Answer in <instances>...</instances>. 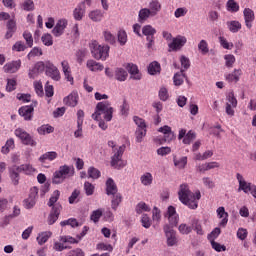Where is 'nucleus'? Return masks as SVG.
I'll list each match as a JSON object with an SVG mask.
<instances>
[{"mask_svg": "<svg viewBox=\"0 0 256 256\" xmlns=\"http://www.w3.org/2000/svg\"><path fill=\"white\" fill-rule=\"evenodd\" d=\"M165 217L169 221V224H166L163 228L167 237V245L168 247H173L174 245H177V234L175 233V230H173V227L179 225V214H177L175 207L169 206Z\"/></svg>", "mask_w": 256, "mask_h": 256, "instance_id": "nucleus-1", "label": "nucleus"}, {"mask_svg": "<svg viewBox=\"0 0 256 256\" xmlns=\"http://www.w3.org/2000/svg\"><path fill=\"white\" fill-rule=\"evenodd\" d=\"M179 201L189 207V209H197L198 201L201 199V192L196 191L195 193L189 190V185L182 184L178 192Z\"/></svg>", "mask_w": 256, "mask_h": 256, "instance_id": "nucleus-2", "label": "nucleus"}, {"mask_svg": "<svg viewBox=\"0 0 256 256\" xmlns=\"http://www.w3.org/2000/svg\"><path fill=\"white\" fill-rule=\"evenodd\" d=\"M9 177L11 179L12 185H19V181L21 180L20 173H24L25 175H33L35 173V168L31 164H22L20 166L13 165L8 168Z\"/></svg>", "mask_w": 256, "mask_h": 256, "instance_id": "nucleus-3", "label": "nucleus"}, {"mask_svg": "<svg viewBox=\"0 0 256 256\" xmlns=\"http://www.w3.org/2000/svg\"><path fill=\"white\" fill-rule=\"evenodd\" d=\"M101 117H103L104 121H111V119H113V107H111V102L102 101L96 105L92 119H94V121H101Z\"/></svg>", "mask_w": 256, "mask_h": 256, "instance_id": "nucleus-4", "label": "nucleus"}, {"mask_svg": "<svg viewBox=\"0 0 256 256\" xmlns=\"http://www.w3.org/2000/svg\"><path fill=\"white\" fill-rule=\"evenodd\" d=\"M75 175V167L67 164L60 166L53 174L52 183L54 185H61L65 179H69Z\"/></svg>", "mask_w": 256, "mask_h": 256, "instance_id": "nucleus-5", "label": "nucleus"}, {"mask_svg": "<svg viewBox=\"0 0 256 256\" xmlns=\"http://www.w3.org/2000/svg\"><path fill=\"white\" fill-rule=\"evenodd\" d=\"M108 147L113 149L114 155L111 157V166L115 169H119V167H124L123 165V154L125 153V145L119 146V148H115L116 144L113 140L108 141Z\"/></svg>", "mask_w": 256, "mask_h": 256, "instance_id": "nucleus-6", "label": "nucleus"}, {"mask_svg": "<svg viewBox=\"0 0 256 256\" xmlns=\"http://www.w3.org/2000/svg\"><path fill=\"white\" fill-rule=\"evenodd\" d=\"M91 53L94 59H97V61H107V57H109V46H101L97 44V42H94Z\"/></svg>", "mask_w": 256, "mask_h": 256, "instance_id": "nucleus-7", "label": "nucleus"}, {"mask_svg": "<svg viewBox=\"0 0 256 256\" xmlns=\"http://www.w3.org/2000/svg\"><path fill=\"white\" fill-rule=\"evenodd\" d=\"M37 105H39V102L33 100L31 105L20 107L18 110L19 116L23 117L24 121H31V119H33V111H35Z\"/></svg>", "mask_w": 256, "mask_h": 256, "instance_id": "nucleus-8", "label": "nucleus"}, {"mask_svg": "<svg viewBox=\"0 0 256 256\" xmlns=\"http://www.w3.org/2000/svg\"><path fill=\"white\" fill-rule=\"evenodd\" d=\"M235 109H237V98H235V93L229 92L226 96V114L229 117H233L235 115Z\"/></svg>", "mask_w": 256, "mask_h": 256, "instance_id": "nucleus-9", "label": "nucleus"}, {"mask_svg": "<svg viewBox=\"0 0 256 256\" xmlns=\"http://www.w3.org/2000/svg\"><path fill=\"white\" fill-rule=\"evenodd\" d=\"M15 135L22 141L23 145H30L31 147H35V145H37V142L33 140V137L21 128L15 130Z\"/></svg>", "mask_w": 256, "mask_h": 256, "instance_id": "nucleus-10", "label": "nucleus"}, {"mask_svg": "<svg viewBox=\"0 0 256 256\" xmlns=\"http://www.w3.org/2000/svg\"><path fill=\"white\" fill-rule=\"evenodd\" d=\"M178 139H179V141H181V139H183L182 143L184 145H191V143H193V141H195V139H197V134L193 130H189L187 132V130L181 129L178 134Z\"/></svg>", "mask_w": 256, "mask_h": 256, "instance_id": "nucleus-11", "label": "nucleus"}, {"mask_svg": "<svg viewBox=\"0 0 256 256\" xmlns=\"http://www.w3.org/2000/svg\"><path fill=\"white\" fill-rule=\"evenodd\" d=\"M37 195H39V188L33 187L30 189L29 197L24 200L25 209H33L37 203Z\"/></svg>", "mask_w": 256, "mask_h": 256, "instance_id": "nucleus-12", "label": "nucleus"}, {"mask_svg": "<svg viewBox=\"0 0 256 256\" xmlns=\"http://www.w3.org/2000/svg\"><path fill=\"white\" fill-rule=\"evenodd\" d=\"M46 75L54 81H59L61 79V72H59V68L50 61L46 62Z\"/></svg>", "mask_w": 256, "mask_h": 256, "instance_id": "nucleus-13", "label": "nucleus"}, {"mask_svg": "<svg viewBox=\"0 0 256 256\" xmlns=\"http://www.w3.org/2000/svg\"><path fill=\"white\" fill-rule=\"evenodd\" d=\"M159 133H163V141L164 143H171V141H175L177 136H175V132L171 129V126L164 125L158 129Z\"/></svg>", "mask_w": 256, "mask_h": 256, "instance_id": "nucleus-14", "label": "nucleus"}, {"mask_svg": "<svg viewBox=\"0 0 256 256\" xmlns=\"http://www.w3.org/2000/svg\"><path fill=\"white\" fill-rule=\"evenodd\" d=\"M61 209L63 206L61 204L56 203L55 206L52 207V210L48 216V225H54L59 219V215H61Z\"/></svg>", "mask_w": 256, "mask_h": 256, "instance_id": "nucleus-15", "label": "nucleus"}, {"mask_svg": "<svg viewBox=\"0 0 256 256\" xmlns=\"http://www.w3.org/2000/svg\"><path fill=\"white\" fill-rule=\"evenodd\" d=\"M236 179L239 183L238 191H243L244 193H250L254 184H251V183L245 181V179H243V175H241L239 173L236 174Z\"/></svg>", "mask_w": 256, "mask_h": 256, "instance_id": "nucleus-16", "label": "nucleus"}, {"mask_svg": "<svg viewBox=\"0 0 256 256\" xmlns=\"http://www.w3.org/2000/svg\"><path fill=\"white\" fill-rule=\"evenodd\" d=\"M243 15L247 29H251L253 27V22L255 21V12H253L251 8H245Z\"/></svg>", "mask_w": 256, "mask_h": 256, "instance_id": "nucleus-17", "label": "nucleus"}, {"mask_svg": "<svg viewBox=\"0 0 256 256\" xmlns=\"http://www.w3.org/2000/svg\"><path fill=\"white\" fill-rule=\"evenodd\" d=\"M241 75H243V70L241 69H234L232 73L225 74V80L227 83H239L241 79Z\"/></svg>", "mask_w": 256, "mask_h": 256, "instance_id": "nucleus-18", "label": "nucleus"}, {"mask_svg": "<svg viewBox=\"0 0 256 256\" xmlns=\"http://www.w3.org/2000/svg\"><path fill=\"white\" fill-rule=\"evenodd\" d=\"M21 69V60L8 62L3 66L4 73H17Z\"/></svg>", "mask_w": 256, "mask_h": 256, "instance_id": "nucleus-19", "label": "nucleus"}, {"mask_svg": "<svg viewBox=\"0 0 256 256\" xmlns=\"http://www.w3.org/2000/svg\"><path fill=\"white\" fill-rule=\"evenodd\" d=\"M67 28V20L61 19L57 22L56 26L53 28L52 33L55 35V37H61L63 35V32Z\"/></svg>", "mask_w": 256, "mask_h": 256, "instance_id": "nucleus-20", "label": "nucleus"}, {"mask_svg": "<svg viewBox=\"0 0 256 256\" xmlns=\"http://www.w3.org/2000/svg\"><path fill=\"white\" fill-rule=\"evenodd\" d=\"M88 17L94 23H99L105 18V12L96 9L89 12Z\"/></svg>", "mask_w": 256, "mask_h": 256, "instance_id": "nucleus-21", "label": "nucleus"}, {"mask_svg": "<svg viewBox=\"0 0 256 256\" xmlns=\"http://www.w3.org/2000/svg\"><path fill=\"white\" fill-rule=\"evenodd\" d=\"M64 103L68 107H77V104L79 103V95H77V93H71L64 98Z\"/></svg>", "mask_w": 256, "mask_h": 256, "instance_id": "nucleus-22", "label": "nucleus"}, {"mask_svg": "<svg viewBox=\"0 0 256 256\" xmlns=\"http://www.w3.org/2000/svg\"><path fill=\"white\" fill-rule=\"evenodd\" d=\"M58 157H59V154H57V152L50 151L42 154L39 157L38 161H40V163H47V161H55V159H57Z\"/></svg>", "mask_w": 256, "mask_h": 256, "instance_id": "nucleus-23", "label": "nucleus"}, {"mask_svg": "<svg viewBox=\"0 0 256 256\" xmlns=\"http://www.w3.org/2000/svg\"><path fill=\"white\" fill-rule=\"evenodd\" d=\"M61 67H62V71L64 73L65 79H67V81H70V83L73 82V76L71 75V66H69V61L63 60L61 62Z\"/></svg>", "mask_w": 256, "mask_h": 256, "instance_id": "nucleus-24", "label": "nucleus"}, {"mask_svg": "<svg viewBox=\"0 0 256 256\" xmlns=\"http://www.w3.org/2000/svg\"><path fill=\"white\" fill-rule=\"evenodd\" d=\"M217 215L219 217V219H222L220 222V227H225V225H227L229 219V213H227L225 211V207L221 206L217 209Z\"/></svg>", "mask_w": 256, "mask_h": 256, "instance_id": "nucleus-25", "label": "nucleus"}, {"mask_svg": "<svg viewBox=\"0 0 256 256\" xmlns=\"http://www.w3.org/2000/svg\"><path fill=\"white\" fill-rule=\"evenodd\" d=\"M187 43V38L185 37H179L173 39L172 43L169 44L170 49L173 51H177V49H181Z\"/></svg>", "mask_w": 256, "mask_h": 256, "instance_id": "nucleus-26", "label": "nucleus"}, {"mask_svg": "<svg viewBox=\"0 0 256 256\" xmlns=\"http://www.w3.org/2000/svg\"><path fill=\"white\" fill-rule=\"evenodd\" d=\"M148 10L152 14V17H156L161 11V2L159 0L150 1Z\"/></svg>", "mask_w": 256, "mask_h": 256, "instance_id": "nucleus-27", "label": "nucleus"}, {"mask_svg": "<svg viewBox=\"0 0 256 256\" xmlns=\"http://www.w3.org/2000/svg\"><path fill=\"white\" fill-rule=\"evenodd\" d=\"M117 184L112 178H108L106 181V194L107 195H116L117 194Z\"/></svg>", "mask_w": 256, "mask_h": 256, "instance_id": "nucleus-28", "label": "nucleus"}, {"mask_svg": "<svg viewBox=\"0 0 256 256\" xmlns=\"http://www.w3.org/2000/svg\"><path fill=\"white\" fill-rule=\"evenodd\" d=\"M86 66H87V69H89V71H93V72L103 71V69H105L103 64H101L93 59L88 60L86 63Z\"/></svg>", "mask_w": 256, "mask_h": 256, "instance_id": "nucleus-29", "label": "nucleus"}, {"mask_svg": "<svg viewBox=\"0 0 256 256\" xmlns=\"http://www.w3.org/2000/svg\"><path fill=\"white\" fill-rule=\"evenodd\" d=\"M127 70L130 75H132V79H135L136 81L141 80V73H139V68L135 64H128Z\"/></svg>", "mask_w": 256, "mask_h": 256, "instance_id": "nucleus-30", "label": "nucleus"}, {"mask_svg": "<svg viewBox=\"0 0 256 256\" xmlns=\"http://www.w3.org/2000/svg\"><path fill=\"white\" fill-rule=\"evenodd\" d=\"M149 17H155L151 13V11H149V8H142V9H140V11L138 13V21H139V23H145V21H147V19H149Z\"/></svg>", "mask_w": 256, "mask_h": 256, "instance_id": "nucleus-31", "label": "nucleus"}, {"mask_svg": "<svg viewBox=\"0 0 256 256\" xmlns=\"http://www.w3.org/2000/svg\"><path fill=\"white\" fill-rule=\"evenodd\" d=\"M187 80V75L185 74V70H181L180 72L174 74L173 77V81H174V85H176V87H180V85H183L184 80Z\"/></svg>", "mask_w": 256, "mask_h": 256, "instance_id": "nucleus-32", "label": "nucleus"}, {"mask_svg": "<svg viewBox=\"0 0 256 256\" xmlns=\"http://www.w3.org/2000/svg\"><path fill=\"white\" fill-rule=\"evenodd\" d=\"M74 19L76 21H81L83 19V16L85 15V4L82 3L78 5L74 11H73Z\"/></svg>", "mask_w": 256, "mask_h": 256, "instance_id": "nucleus-33", "label": "nucleus"}, {"mask_svg": "<svg viewBox=\"0 0 256 256\" xmlns=\"http://www.w3.org/2000/svg\"><path fill=\"white\" fill-rule=\"evenodd\" d=\"M52 235H53V233H51L49 231L39 233L36 238L38 245H45V243H47V241H49V239Z\"/></svg>", "mask_w": 256, "mask_h": 256, "instance_id": "nucleus-34", "label": "nucleus"}, {"mask_svg": "<svg viewBox=\"0 0 256 256\" xmlns=\"http://www.w3.org/2000/svg\"><path fill=\"white\" fill-rule=\"evenodd\" d=\"M11 149H15V140L13 138L6 141V144L1 148V153H3V155H7Z\"/></svg>", "mask_w": 256, "mask_h": 256, "instance_id": "nucleus-35", "label": "nucleus"}, {"mask_svg": "<svg viewBox=\"0 0 256 256\" xmlns=\"http://www.w3.org/2000/svg\"><path fill=\"white\" fill-rule=\"evenodd\" d=\"M121 201H123V196L120 193L112 194L111 207L114 211H117Z\"/></svg>", "mask_w": 256, "mask_h": 256, "instance_id": "nucleus-36", "label": "nucleus"}, {"mask_svg": "<svg viewBox=\"0 0 256 256\" xmlns=\"http://www.w3.org/2000/svg\"><path fill=\"white\" fill-rule=\"evenodd\" d=\"M140 181L142 185L149 187V185H153V175L149 172H146L140 177Z\"/></svg>", "mask_w": 256, "mask_h": 256, "instance_id": "nucleus-37", "label": "nucleus"}, {"mask_svg": "<svg viewBox=\"0 0 256 256\" xmlns=\"http://www.w3.org/2000/svg\"><path fill=\"white\" fill-rule=\"evenodd\" d=\"M160 72H161V65L157 61H154L149 64L148 73L150 75H157V73H160Z\"/></svg>", "mask_w": 256, "mask_h": 256, "instance_id": "nucleus-38", "label": "nucleus"}, {"mask_svg": "<svg viewBox=\"0 0 256 256\" xmlns=\"http://www.w3.org/2000/svg\"><path fill=\"white\" fill-rule=\"evenodd\" d=\"M127 71L123 68H116L115 70V79L117 81H127Z\"/></svg>", "mask_w": 256, "mask_h": 256, "instance_id": "nucleus-39", "label": "nucleus"}, {"mask_svg": "<svg viewBox=\"0 0 256 256\" xmlns=\"http://www.w3.org/2000/svg\"><path fill=\"white\" fill-rule=\"evenodd\" d=\"M227 27L229 31H231V33H239L241 29V23L239 21L233 20V21L227 22Z\"/></svg>", "mask_w": 256, "mask_h": 256, "instance_id": "nucleus-40", "label": "nucleus"}, {"mask_svg": "<svg viewBox=\"0 0 256 256\" xmlns=\"http://www.w3.org/2000/svg\"><path fill=\"white\" fill-rule=\"evenodd\" d=\"M59 197H61V192L59 190H55L48 201V207H55V203L59 201Z\"/></svg>", "mask_w": 256, "mask_h": 256, "instance_id": "nucleus-41", "label": "nucleus"}, {"mask_svg": "<svg viewBox=\"0 0 256 256\" xmlns=\"http://www.w3.org/2000/svg\"><path fill=\"white\" fill-rule=\"evenodd\" d=\"M226 7L230 13H237L239 11V4L235 0H228Z\"/></svg>", "mask_w": 256, "mask_h": 256, "instance_id": "nucleus-42", "label": "nucleus"}, {"mask_svg": "<svg viewBox=\"0 0 256 256\" xmlns=\"http://www.w3.org/2000/svg\"><path fill=\"white\" fill-rule=\"evenodd\" d=\"M198 49L202 55H207L209 53V43H207V40H201L198 44Z\"/></svg>", "mask_w": 256, "mask_h": 256, "instance_id": "nucleus-43", "label": "nucleus"}, {"mask_svg": "<svg viewBox=\"0 0 256 256\" xmlns=\"http://www.w3.org/2000/svg\"><path fill=\"white\" fill-rule=\"evenodd\" d=\"M39 135H45L46 133H53L55 131V128L51 125H42L37 129Z\"/></svg>", "mask_w": 256, "mask_h": 256, "instance_id": "nucleus-44", "label": "nucleus"}, {"mask_svg": "<svg viewBox=\"0 0 256 256\" xmlns=\"http://www.w3.org/2000/svg\"><path fill=\"white\" fill-rule=\"evenodd\" d=\"M135 135H136V142L141 143L143 141V137L147 135V128H137Z\"/></svg>", "mask_w": 256, "mask_h": 256, "instance_id": "nucleus-45", "label": "nucleus"}, {"mask_svg": "<svg viewBox=\"0 0 256 256\" xmlns=\"http://www.w3.org/2000/svg\"><path fill=\"white\" fill-rule=\"evenodd\" d=\"M88 177H90V179H99V177H101V171L95 167H90L88 168Z\"/></svg>", "mask_w": 256, "mask_h": 256, "instance_id": "nucleus-46", "label": "nucleus"}, {"mask_svg": "<svg viewBox=\"0 0 256 256\" xmlns=\"http://www.w3.org/2000/svg\"><path fill=\"white\" fill-rule=\"evenodd\" d=\"M27 49V46L25 45V42L23 41H17L15 44L12 46V51H16L17 53H21Z\"/></svg>", "mask_w": 256, "mask_h": 256, "instance_id": "nucleus-47", "label": "nucleus"}, {"mask_svg": "<svg viewBox=\"0 0 256 256\" xmlns=\"http://www.w3.org/2000/svg\"><path fill=\"white\" fill-rule=\"evenodd\" d=\"M43 50L39 47H34L27 55L28 59L31 60L33 57H41Z\"/></svg>", "mask_w": 256, "mask_h": 256, "instance_id": "nucleus-48", "label": "nucleus"}, {"mask_svg": "<svg viewBox=\"0 0 256 256\" xmlns=\"http://www.w3.org/2000/svg\"><path fill=\"white\" fill-rule=\"evenodd\" d=\"M61 227H65L67 225H70V227H79V222L75 218H69L68 220H64L60 222Z\"/></svg>", "mask_w": 256, "mask_h": 256, "instance_id": "nucleus-49", "label": "nucleus"}, {"mask_svg": "<svg viewBox=\"0 0 256 256\" xmlns=\"http://www.w3.org/2000/svg\"><path fill=\"white\" fill-rule=\"evenodd\" d=\"M142 33H143V35H145V37H148L151 35H155V33H157V30L155 28H153V26H151V25H145L142 28Z\"/></svg>", "mask_w": 256, "mask_h": 256, "instance_id": "nucleus-50", "label": "nucleus"}, {"mask_svg": "<svg viewBox=\"0 0 256 256\" xmlns=\"http://www.w3.org/2000/svg\"><path fill=\"white\" fill-rule=\"evenodd\" d=\"M210 243H211L212 249H214V251H217V253H221V251H227V247L225 245H221L215 240H211Z\"/></svg>", "mask_w": 256, "mask_h": 256, "instance_id": "nucleus-51", "label": "nucleus"}, {"mask_svg": "<svg viewBox=\"0 0 256 256\" xmlns=\"http://www.w3.org/2000/svg\"><path fill=\"white\" fill-rule=\"evenodd\" d=\"M103 35H104V39H105L106 43H109L110 45H115L116 39H115V36L111 32L104 31Z\"/></svg>", "mask_w": 256, "mask_h": 256, "instance_id": "nucleus-52", "label": "nucleus"}, {"mask_svg": "<svg viewBox=\"0 0 256 256\" xmlns=\"http://www.w3.org/2000/svg\"><path fill=\"white\" fill-rule=\"evenodd\" d=\"M219 42H220L221 47H223V49L231 50L234 47L233 43L227 41V39L223 36L219 37Z\"/></svg>", "mask_w": 256, "mask_h": 256, "instance_id": "nucleus-53", "label": "nucleus"}, {"mask_svg": "<svg viewBox=\"0 0 256 256\" xmlns=\"http://www.w3.org/2000/svg\"><path fill=\"white\" fill-rule=\"evenodd\" d=\"M174 165L175 167H177L178 169H185L186 165H187V157H182L179 160L174 158Z\"/></svg>", "mask_w": 256, "mask_h": 256, "instance_id": "nucleus-54", "label": "nucleus"}, {"mask_svg": "<svg viewBox=\"0 0 256 256\" xmlns=\"http://www.w3.org/2000/svg\"><path fill=\"white\" fill-rule=\"evenodd\" d=\"M224 59H225V65L231 69V67H233V65H235V56L232 55V54H227L224 56Z\"/></svg>", "mask_w": 256, "mask_h": 256, "instance_id": "nucleus-55", "label": "nucleus"}, {"mask_svg": "<svg viewBox=\"0 0 256 256\" xmlns=\"http://www.w3.org/2000/svg\"><path fill=\"white\" fill-rule=\"evenodd\" d=\"M192 229L196 231L197 235H203V228L201 227V223H199V220H192Z\"/></svg>", "mask_w": 256, "mask_h": 256, "instance_id": "nucleus-56", "label": "nucleus"}, {"mask_svg": "<svg viewBox=\"0 0 256 256\" xmlns=\"http://www.w3.org/2000/svg\"><path fill=\"white\" fill-rule=\"evenodd\" d=\"M41 41L46 47H51V45H53V37L51 34H44L41 38Z\"/></svg>", "mask_w": 256, "mask_h": 256, "instance_id": "nucleus-57", "label": "nucleus"}, {"mask_svg": "<svg viewBox=\"0 0 256 256\" xmlns=\"http://www.w3.org/2000/svg\"><path fill=\"white\" fill-rule=\"evenodd\" d=\"M84 190L86 195L89 197L95 193V186L91 184L90 182H85L84 183Z\"/></svg>", "mask_w": 256, "mask_h": 256, "instance_id": "nucleus-58", "label": "nucleus"}, {"mask_svg": "<svg viewBox=\"0 0 256 256\" xmlns=\"http://www.w3.org/2000/svg\"><path fill=\"white\" fill-rule=\"evenodd\" d=\"M143 211H151V209L149 208V206H147V204L145 202H140L136 206V213L138 215H141V213H143Z\"/></svg>", "mask_w": 256, "mask_h": 256, "instance_id": "nucleus-59", "label": "nucleus"}, {"mask_svg": "<svg viewBox=\"0 0 256 256\" xmlns=\"http://www.w3.org/2000/svg\"><path fill=\"white\" fill-rule=\"evenodd\" d=\"M178 231H180L182 235H189V233L193 231V227L187 226V224H180V226L178 227Z\"/></svg>", "mask_w": 256, "mask_h": 256, "instance_id": "nucleus-60", "label": "nucleus"}, {"mask_svg": "<svg viewBox=\"0 0 256 256\" xmlns=\"http://www.w3.org/2000/svg\"><path fill=\"white\" fill-rule=\"evenodd\" d=\"M118 43H120V45L127 43V32H125V30L118 31Z\"/></svg>", "mask_w": 256, "mask_h": 256, "instance_id": "nucleus-61", "label": "nucleus"}, {"mask_svg": "<svg viewBox=\"0 0 256 256\" xmlns=\"http://www.w3.org/2000/svg\"><path fill=\"white\" fill-rule=\"evenodd\" d=\"M34 89L38 97H43L44 92H43V84L41 83V81L34 82Z\"/></svg>", "mask_w": 256, "mask_h": 256, "instance_id": "nucleus-62", "label": "nucleus"}, {"mask_svg": "<svg viewBox=\"0 0 256 256\" xmlns=\"http://www.w3.org/2000/svg\"><path fill=\"white\" fill-rule=\"evenodd\" d=\"M23 38L25 39L26 45L28 47H30V48L33 47V35L31 34V32L25 31L23 33Z\"/></svg>", "mask_w": 256, "mask_h": 256, "instance_id": "nucleus-63", "label": "nucleus"}, {"mask_svg": "<svg viewBox=\"0 0 256 256\" xmlns=\"http://www.w3.org/2000/svg\"><path fill=\"white\" fill-rule=\"evenodd\" d=\"M66 256H85V251L81 248H76L69 251Z\"/></svg>", "mask_w": 256, "mask_h": 256, "instance_id": "nucleus-64", "label": "nucleus"}]
</instances>
